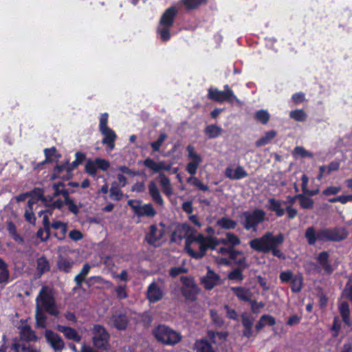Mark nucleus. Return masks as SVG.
Returning a JSON list of instances; mask_svg holds the SVG:
<instances>
[{
  "mask_svg": "<svg viewBox=\"0 0 352 352\" xmlns=\"http://www.w3.org/2000/svg\"><path fill=\"white\" fill-rule=\"evenodd\" d=\"M294 277L292 272L290 270L284 271L280 273L279 278L282 283H289Z\"/></svg>",
  "mask_w": 352,
  "mask_h": 352,
  "instance_id": "bf43d9fd",
  "label": "nucleus"
},
{
  "mask_svg": "<svg viewBox=\"0 0 352 352\" xmlns=\"http://www.w3.org/2000/svg\"><path fill=\"white\" fill-rule=\"evenodd\" d=\"M225 176L232 180H239L248 177V174L244 168L241 166H238L234 170L228 166L224 171Z\"/></svg>",
  "mask_w": 352,
  "mask_h": 352,
  "instance_id": "aec40b11",
  "label": "nucleus"
},
{
  "mask_svg": "<svg viewBox=\"0 0 352 352\" xmlns=\"http://www.w3.org/2000/svg\"><path fill=\"white\" fill-rule=\"evenodd\" d=\"M241 240L237 235L232 232H227L225 238H221V244L228 245V248H233L240 244Z\"/></svg>",
  "mask_w": 352,
  "mask_h": 352,
  "instance_id": "2f4dec72",
  "label": "nucleus"
},
{
  "mask_svg": "<svg viewBox=\"0 0 352 352\" xmlns=\"http://www.w3.org/2000/svg\"><path fill=\"white\" fill-rule=\"evenodd\" d=\"M146 298L151 303L157 302L162 299L163 292L156 283L153 282L148 287Z\"/></svg>",
  "mask_w": 352,
  "mask_h": 352,
  "instance_id": "a211bd4d",
  "label": "nucleus"
},
{
  "mask_svg": "<svg viewBox=\"0 0 352 352\" xmlns=\"http://www.w3.org/2000/svg\"><path fill=\"white\" fill-rule=\"evenodd\" d=\"M186 150L188 153L187 157L190 160L186 165V170L191 175L188 178L187 182L202 191L208 190L209 188L207 185L202 183L197 177H194L197 172L199 166L203 162L201 156L195 151V146L191 144L188 145Z\"/></svg>",
  "mask_w": 352,
  "mask_h": 352,
  "instance_id": "20e7f679",
  "label": "nucleus"
},
{
  "mask_svg": "<svg viewBox=\"0 0 352 352\" xmlns=\"http://www.w3.org/2000/svg\"><path fill=\"white\" fill-rule=\"evenodd\" d=\"M52 228L56 230L54 236L59 241H63L65 239L67 232V224L60 221H53L51 224Z\"/></svg>",
  "mask_w": 352,
  "mask_h": 352,
  "instance_id": "cd10ccee",
  "label": "nucleus"
},
{
  "mask_svg": "<svg viewBox=\"0 0 352 352\" xmlns=\"http://www.w3.org/2000/svg\"><path fill=\"white\" fill-rule=\"evenodd\" d=\"M228 102L232 106H241V101L236 97L232 89L228 85L223 87V90L221 91V103Z\"/></svg>",
  "mask_w": 352,
  "mask_h": 352,
  "instance_id": "dca6fc26",
  "label": "nucleus"
},
{
  "mask_svg": "<svg viewBox=\"0 0 352 352\" xmlns=\"http://www.w3.org/2000/svg\"><path fill=\"white\" fill-rule=\"evenodd\" d=\"M236 226V222L226 217H221V228L226 229H234Z\"/></svg>",
  "mask_w": 352,
  "mask_h": 352,
  "instance_id": "13d9d810",
  "label": "nucleus"
},
{
  "mask_svg": "<svg viewBox=\"0 0 352 352\" xmlns=\"http://www.w3.org/2000/svg\"><path fill=\"white\" fill-rule=\"evenodd\" d=\"M37 305L39 304L43 307V309L50 315L57 316L59 311L55 303L53 295L48 291V287L44 286L39 292L38 296L36 297Z\"/></svg>",
  "mask_w": 352,
  "mask_h": 352,
  "instance_id": "9d476101",
  "label": "nucleus"
},
{
  "mask_svg": "<svg viewBox=\"0 0 352 352\" xmlns=\"http://www.w3.org/2000/svg\"><path fill=\"white\" fill-rule=\"evenodd\" d=\"M193 348L196 352H215L212 344L206 338L197 340Z\"/></svg>",
  "mask_w": 352,
  "mask_h": 352,
  "instance_id": "c85d7f7f",
  "label": "nucleus"
},
{
  "mask_svg": "<svg viewBox=\"0 0 352 352\" xmlns=\"http://www.w3.org/2000/svg\"><path fill=\"white\" fill-rule=\"evenodd\" d=\"M204 133L209 139L215 138L220 134V127L215 124L206 126Z\"/></svg>",
  "mask_w": 352,
  "mask_h": 352,
  "instance_id": "a18cd8bd",
  "label": "nucleus"
},
{
  "mask_svg": "<svg viewBox=\"0 0 352 352\" xmlns=\"http://www.w3.org/2000/svg\"><path fill=\"white\" fill-rule=\"evenodd\" d=\"M148 189L152 200L160 206H163L164 204V199L160 194V190L153 181L149 182Z\"/></svg>",
  "mask_w": 352,
  "mask_h": 352,
  "instance_id": "a878e982",
  "label": "nucleus"
},
{
  "mask_svg": "<svg viewBox=\"0 0 352 352\" xmlns=\"http://www.w3.org/2000/svg\"><path fill=\"white\" fill-rule=\"evenodd\" d=\"M142 164L145 167L151 170L153 173H159V182L163 192L168 197L171 196L173 191L170 179L166 177L163 172H162V170L169 171L172 168L171 164H168L164 161L156 162L154 160L147 157L142 162Z\"/></svg>",
  "mask_w": 352,
  "mask_h": 352,
  "instance_id": "39448f33",
  "label": "nucleus"
},
{
  "mask_svg": "<svg viewBox=\"0 0 352 352\" xmlns=\"http://www.w3.org/2000/svg\"><path fill=\"white\" fill-rule=\"evenodd\" d=\"M25 220L31 224L34 225L36 222V217L32 210L27 209L25 212Z\"/></svg>",
  "mask_w": 352,
  "mask_h": 352,
  "instance_id": "338daca9",
  "label": "nucleus"
},
{
  "mask_svg": "<svg viewBox=\"0 0 352 352\" xmlns=\"http://www.w3.org/2000/svg\"><path fill=\"white\" fill-rule=\"evenodd\" d=\"M44 155L45 157V162L52 163L54 161L52 158L53 157H54L56 159H59L61 157V155L57 152V149L55 146L45 148Z\"/></svg>",
  "mask_w": 352,
  "mask_h": 352,
  "instance_id": "58836bf2",
  "label": "nucleus"
},
{
  "mask_svg": "<svg viewBox=\"0 0 352 352\" xmlns=\"http://www.w3.org/2000/svg\"><path fill=\"white\" fill-rule=\"evenodd\" d=\"M339 310L343 322L347 325H351L350 310L348 303L346 302H342L339 307Z\"/></svg>",
  "mask_w": 352,
  "mask_h": 352,
  "instance_id": "e433bc0d",
  "label": "nucleus"
},
{
  "mask_svg": "<svg viewBox=\"0 0 352 352\" xmlns=\"http://www.w3.org/2000/svg\"><path fill=\"white\" fill-rule=\"evenodd\" d=\"M269 210L274 212L276 215L278 217H283L285 214V209L281 207L282 202L280 200L274 198H270L268 199Z\"/></svg>",
  "mask_w": 352,
  "mask_h": 352,
  "instance_id": "7c9ffc66",
  "label": "nucleus"
},
{
  "mask_svg": "<svg viewBox=\"0 0 352 352\" xmlns=\"http://www.w3.org/2000/svg\"><path fill=\"white\" fill-rule=\"evenodd\" d=\"M289 116L297 122H304L307 118V114L303 109H296L290 111Z\"/></svg>",
  "mask_w": 352,
  "mask_h": 352,
  "instance_id": "864d4df0",
  "label": "nucleus"
},
{
  "mask_svg": "<svg viewBox=\"0 0 352 352\" xmlns=\"http://www.w3.org/2000/svg\"><path fill=\"white\" fill-rule=\"evenodd\" d=\"M100 276H91L89 278V280H85V276L80 275V273L77 274L74 278V281L76 283V286L74 287V289H80L82 287V284L83 282H85L89 286V281L92 279H100Z\"/></svg>",
  "mask_w": 352,
  "mask_h": 352,
  "instance_id": "603ef678",
  "label": "nucleus"
},
{
  "mask_svg": "<svg viewBox=\"0 0 352 352\" xmlns=\"http://www.w3.org/2000/svg\"><path fill=\"white\" fill-rule=\"evenodd\" d=\"M208 0H181L182 4L187 10H192L206 3Z\"/></svg>",
  "mask_w": 352,
  "mask_h": 352,
  "instance_id": "4c0bfd02",
  "label": "nucleus"
},
{
  "mask_svg": "<svg viewBox=\"0 0 352 352\" xmlns=\"http://www.w3.org/2000/svg\"><path fill=\"white\" fill-rule=\"evenodd\" d=\"M177 14L178 9L176 6L168 8L162 14L156 30L162 41L167 42L170 39V29Z\"/></svg>",
  "mask_w": 352,
  "mask_h": 352,
  "instance_id": "423d86ee",
  "label": "nucleus"
},
{
  "mask_svg": "<svg viewBox=\"0 0 352 352\" xmlns=\"http://www.w3.org/2000/svg\"><path fill=\"white\" fill-rule=\"evenodd\" d=\"M228 254L229 258L239 267L241 268L248 267L246 258L243 256V252L236 250L232 248H221V254Z\"/></svg>",
  "mask_w": 352,
  "mask_h": 352,
  "instance_id": "4468645a",
  "label": "nucleus"
},
{
  "mask_svg": "<svg viewBox=\"0 0 352 352\" xmlns=\"http://www.w3.org/2000/svg\"><path fill=\"white\" fill-rule=\"evenodd\" d=\"M341 190L340 186H329L322 191V194L326 196H330L338 194Z\"/></svg>",
  "mask_w": 352,
  "mask_h": 352,
  "instance_id": "e2e57ef3",
  "label": "nucleus"
},
{
  "mask_svg": "<svg viewBox=\"0 0 352 352\" xmlns=\"http://www.w3.org/2000/svg\"><path fill=\"white\" fill-rule=\"evenodd\" d=\"M291 290L293 293H298L301 291L303 284V278L301 275L294 276L290 282Z\"/></svg>",
  "mask_w": 352,
  "mask_h": 352,
  "instance_id": "a19ab883",
  "label": "nucleus"
},
{
  "mask_svg": "<svg viewBox=\"0 0 352 352\" xmlns=\"http://www.w3.org/2000/svg\"><path fill=\"white\" fill-rule=\"evenodd\" d=\"M110 196L114 197L116 201L122 199L123 194L118 184L116 182H113L110 188Z\"/></svg>",
  "mask_w": 352,
  "mask_h": 352,
  "instance_id": "09e8293b",
  "label": "nucleus"
},
{
  "mask_svg": "<svg viewBox=\"0 0 352 352\" xmlns=\"http://www.w3.org/2000/svg\"><path fill=\"white\" fill-rule=\"evenodd\" d=\"M220 241L211 236L203 234H190L186 239L185 250L189 256L195 259L202 258L209 250H213Z\"/></svg>",
  "mask_w": 352,
  "mask_h": 352,
  "instance_id": "f257e3e1",
  "label": "nucleus"
},
{
  "mask_svg": "<svg viewBox=\"0 0 352 352\" xmlns=\"http://www.w3.org/2000/svg\"><path fill=\"white\" fill-rule=\"evenodd\" d=\"M75 157L76 159L74 161H73L72 163L69 162V166L68 168V177H67V179L72 177V171L75 168H76L80 164H81L86 159L85 153L80 151L76 153Z\"/></svg>",
  "mask_w": 352,
  "mask_h": 352,
  "instance_id": "c756f323",
  "label": "nucleus"
},
{
  "mask_svg": "<svg viewBox=\"0 0 352 352\" xmlns=\"http://www.w3.org/2000/svg\"><path fill=\"white\" fill-rule=\"evenodd\" d=\"M251 305V310L254 314H258L263 308L265 304L263 302H256L255 300H251L249 302Z\"/></svg>",
  "mask_w": 352,
  "mask_h": 352,
  "instance_id": "052dcab7",
  "label": "nucleus"
},
{
  "mask_svg": "<svg viewBox=\"0 0 352 352\" xmlns=\"http://www.w3.org/2000/svg\"><path fill=\"white\" fill-rule=\"evenodd\" d=\"M292 155L294 157L300 156L302 158L305 157H313L314 154L308 151H307L304 147L302 146H296L294 148V151L292 152Z\"/></svg>",
  "mask_w": 352,
  "mask_h": 352,
  "instance_id": "8fccbe9b",
  "label": "nucleus"
},
{
  "mask_svg": "<svg viewBox=\"0 0 352 352\" xmlns=\"http://www.w3.org/2000/svg\"><path fill=\"white\" fill-rule=\"evenodd\" d=\"M316 261L320 267L317 272L320 273L322 270L326 275H331L333 272L334 268L330 262L328 252L322 251L320 252L316 257Z\"/></svg>",
  "mask_w": 352,
  "mask_h": 352,
  "instance_id": "2eb2a0df",
  "label": "nucleus"
},
{
  "mask_svg": "<svg viewBox=\"0 0 352 352\" xmlns=\"http://www.w3.org/2000/svg\"><path fill=\"white\" fill-rule=\"evenodd\" d=\"M74 265L73 261L69 258L60 256L57 261L58 269L65 273H69Z\"/></svg>",
  "mask_w": 352,
  "mask_h": 352,
  "instance_id": "473e14b6",
  "label": "nucleus"
},
{
  "mask_svg": "<svg viewBox=\"0 0 352 352\" xmlns=\"http://www.w3.org/2000/svg\"><path fill=\"white\" fill-rule=\"evenodd\" d=\"M181 282L183 284L181 292L183 296L186 299L194 301L199 292V289L195 283L192 278L188 276H182Z\"/></svg>",
  "mask_w": 352,
  "mask_h": 352,
  "instance_id": "ddd939ff",
  "label": "nucleus"
},
{
  "mask_svg": "<svg viewBox=\"0 0 352 352\" xmlns=\"http://www.w3.org/2000/svg\"><path fill=\"white\" fill-rule=\"evenodd\" d=\"M109 114L103 113L100 115L99 119V131L104 138L102 143L106 145L110 151H112L116 146L117 135L113 130L108 126Z\"/></svg>",
  "mask_w": 352,
  "mask_h": 352,
  "instance_id": "1a4fd4ad",
  "label": "nucleus"
},
{
  "mask_svg": "<svg viewBox=\"0 0 352 352\" xmlns=\"http://www.w3.org/2000/svg\"><path fill=\"white\" fill-rule=\"evenodd\" d=\"M51 224L52 223H50V222L48 215L47 214H45L43 218V230H44V233L45 234L44 239H42V241H43V242L47 241L49 239V238L50 237V235H51L50 229L52 228Z\"/></svg>",
  "mask_w": 352,
  "mask_h": 352,
  "instance_id": "de8ad7c7",
  "label": "nucleus"
},
{
  "mask_svg": "<svg viewBox=\"0 0 352 352\" xmlns=\"http://www.w3.org/2000/svg\"><path fill=\"white\" fill-rule=\"evenodd\" d=\"M298 199L299 200L300 206L303 209H312L314 208V201L311 198L305 196L303 194L297 195Z\"/></svg>",
  "mask_w": 352,
  "mask_h": 352,
  "instance_id": "c03bdc74",
  "label": "nucleus"
},
{
  "mask_svg": "<svg viewBox=\"0 0 352 352\" xmlns=\"http://www.w3.org/2000/svg\"><path fill=\"white\" fill-rule=\"evenodd\" d=\"M245 268H241L239 267L237 268H234L231 272H230L228 274V278L230 280L235 281L236 283H240L244 280V276L243 274V271Z\"/></svg>",
  "mask_w": 352,
  "mask_h": 352,
  "instance_id": "c9c22d12",
  "label": "nucleus"
},
{
  "mask_svg": "<svg viewBox=\"0 0 352 352\" xmlns=\"http://www.w3.org/2000/svg\"><path fill=\"white\" fill-rule=\"evenodd\" d=\"M241 323L243 327V336L250 338L252 336L254 318L247 313H243L241 314Z\"/></svg>",
  "mask_w": 352,
  "mask_h": 352,
  "instance_id": "5701e85b",
  "label": "nucleus"
},
{
  "mask_svg": "<svg viewBox=\"0 0 352 352\" xmlns=\"http://www.w3.org/2000/svg\"><path fill=\"white\" fill-rule=\"evenodd\" d=\"M219 279L218 274L208 269L206 275L201 278V283L206 289L210 290L218 283Z\"/></svg>",
  "mask_w": 352,
  "mask_h": 352,
  "instance_id": "6ab92c4d",
  "label": "nucleus"
},
{
  "mask_svg": "<svg viewBox=\"0 0 352 352\" xmlns=\"http://www.w3.org/2000/svg\"><path fill=\"white\" fill-rule=\"evenodd\" d=\"M149 228L150 232L146 234L145 239L148 244L154 245L162 238L164 232L159 230L155 224L151 225Z\"/></svg>",
  "mask_w": 352,
  "mask_h": 352,
  "instance_id": "393cba45",
  "label": "nucleus"
},
{
  "mask_svg": "<svg viewBox=\"0 0 352 352\" xmlns=\"http://www.w3.org/2000/svg\"><path fill=\"white\" fill-rule=\"evenodd\" d=\"M292 99L294 104H298L305 101V95L302 92H297L292 95Z\"/></svg>",
  "mask_w": 352,
  "mask_h": 352,
  "instance_id": "774afa93",
  "label": "nucleus"
},
{
  "mask_svg": "<svg viewBox=\"0 0 352 352\" xmlns=\"http://www.w3.org/2000/svg\"><path fill=\"white\" fill-rule=\"evenodd\" d=\"M254 118L263 124H266L270 118L269 113L264 109L257 111L254 114Z\"/></svg>",
  "mask_w": 352,
  "mask_h": 352,
  "instance_id": "49530a36",
  "label": "nucleus"
},
{
  "mask_svg": "<svg viewBox=\"0 0 352 352\" xmlns=\"http://www.w3.org/2000/svg\"><path fill=\"white\" fill-rule=\"evenodd\" d=\"M285 237L283 234L279 233L274 235L267 232L260 238H256L249 242L250 246L258 252H272L274 256L280 259H285V256L279 249L278 246L283 244Z\"/></svg>",
  "mask_w": 352,
  "mask_h": 352,
  "instance_id": "7ed1b4c3",
  "label": "nucleus"
},
{
  "mask_svg": "<svg viewBox=\"0 0 352 352\" xmlns=\"http://www.w3.org/2000/svg\"><path fill=\"white\" fill-rule=\"evenodd\" d=\"M113 326L118 330L124 331L126 329L129 320L126 314H113L111 318Z\"/></svg>",
  "mask_w": 352,
  "mask_h": 352,
  "instance_id": "412c9836",
  "label": "nucleus"
},
{
  "mask_svg": "<svg viewBox=\"0 0 352 352\" xmlns=\"http://www.w3.org/2000/svg\"><path fill=\"white\" fill-rule=\"evenodd\" d=\"M277 135L274 130L267 131L263 136L256 141L255 145L256 147H261L268 144Z\"/></svg>",
  "mask_w": 352,
  "mask_h": 352,
  "instance_id": "72a5a7b5",
  "label": "nucleus"
},
{
  "mask_svg": "<svg viewBox=\"0 0 352 352\" xmlns=\"http://www.w3.org/2000/svg\"><path fill=\"white\" fill-rule=\"evenodd\" d=\"M35 318L37 327L41 328L45 327L47 317L39 305L36 306Z\"/></svg>",
  "mask_w": 352,
  "mask_h": 352,
  "instance_id": "ea45409f",
  "label": "nucleus"
},
{
  "mask_svg": "<svg viewBox=\"0 0 352 352\" xmlns=\"http://www.w3.org/2000/svg\"><path fill=\"white\" fill-rule=\"evenodd\" d=\"M30 195L29 197H34L36 200H41L43 197V191L41 188H35L32 191L29 192Z\"/></svg>",
  "mask_w": 352,
  "mask_h": 352,
  "instance_id": "69168bd1",
  "label": "nucleus"
},
{
  "mask_svg": "<svg viewBox=\"0 0 352 352\" xmlns=\"http://www.w3.org/2000/svg\"><path fill=\"white\" fill-rule=\"evenodd\" d=\"M126 285H119L115 289L116 296L119 300H124L128 298L126 292Z\"/></svg>",
  "mask_w": 352,
  "mask_h": 352,
  "instance_id": "5fc2aeb1",
  "label": "nucleus"
},
{
  "mask_svg": "<svg viewBox=\"0 0 352 352\" xmlns=\"http://www.w3.org/2000/svg\"><path fill=\"white\" fill-rule=\"evenodd\" d=\"M166 138L167 135L166 133H161L156 141L151 143V146L154 152L160 151V147Z\"/></svg>",
  "mask_w": 352,
  "mask_h": 352,
  "instance_id": "6e6d98bb",
  "label": "nucleus"
},
{
  "mask_svg": "<svg viewBox=\"0 0 352 352\" xmlns=\"http://www.w3.org/2000/svg\"><path fill=\"white\" fill-rule=\"evenodd\" d=\"M155 340L165 346H175L182 341L180 333L165 324H159L153 329Z\"/></svg>",
  "mask_w": 352,
  "mask_h": 352,
  "instance_id": "0eeeda50",
  "label": "nucleus"
},
{
  "mask_svg": "<svg viewBox=\"0 0 352 352\" xmlns=\"http://www.w3.org/2000/svg\"><path fill=\"white\" fill-rule=\"evenodd\" d=\"M134 213L138 217H154L157 212L151 204H145L134 208Z\"/></svg>",
  "mask_w": 352,
  "mask_h": 352,
  "instance_id": "4be33fe9",
  "label": "nucleus"
},
{
  "mask_svg": "<svg viewBox=\"0 0 352 352\" xmlns=\"http://www.w3.org/2000/svg\"><path fill=\"white\" fill-rule=\"evenodd\" d=\"M69 166V160H66L61 164H56V166L54 168L53 174L51 176V179H55L60 177V174L64 170H66L67 173L68 174Z\"/></svg>",
  "mask_w": 352,
  "mask_h": 352,
  "instance_id": "79ce46f5",
  "label": "nucleus"
},
{
  "mask_svg": "<svg viewBox=\"0 0 352 352\" xmlns=\"http://www.w3.org/2000/svg\"><path fill=\"white\" fill-rule=\"evenodd\" d=\"M45 338L52 347L56 351H61L65 347V343L61 337L51 330L45 331Z\"/></svg>",
  "mask_w": 352,
  "mask_h": 352,
  "instance_id": "f3484780",
  "label": "nucleus"
},
{
  "mask_svg": "<svg viewBox=\"0 0 352 352\" xmlns=\"http://www.w3.org/2000/svg\"><path fill=\"white\" fill-rule=\"evenodd\" d=\"M110 162L109 160L97 157L95 160L89 159L85 165V171L91 177H95L97 170L107 171L110 168Z\"/></svg>",
  "mask_w": 352,
  "mask_h": 352,
  "instance_id": "f8f14e48",
  "label": "nucleus"
},
{
  "mask_svg": "<svg viewBox=\"0 0 352 352\" xmlns=\"http://www.w3.org/2000/svg\"><path fill=\"white\" fill-rule=\"evenodd\" d=\"M100 276H91L89 278V280H85V276L80 275V273L77 274L74 278V281L76 283V286L74 287V289H80L82 287V284L83 282H85L89 286V281L92 279H100Z\"/></svg>",
  "mask_w": 352,
  "mask_h": 352,
  "instance_id": "3c124183",
  "label": "nucleus"
},
{
  "mask_svg": "<svg viewBox=\"0 0 352 352\" xmlns=\"http://www.w3.org/2000/svg\"><path fill=\"white\" fill-rule=\"evenodd\" d=\"M349 201H352V195H342L329 199L330 203L340 202L342 204H345Z\"/></svg>",
  "mask_w": 352,
  "mask_h": 352,
  "instance_id": "4d7b16f0",
  "label": "nucleus"
},
{
  "mask_svg": "<svg viewBox=\"0 0 352 352\" xmlns=\"http://www.w3.org/2000/svg\"><path fill=\"white\" fill-rule=\"evenodd\" d=\"M36 269L40 274H43L50 270V265L45 256H42L36 260Z\"/></svg>",
  "mask_w": 352,
  "mask_h": 352,
  "instance_id": "f704fd0d",
  "label": "nucleus"
},
{
  "mask_svg": "<svg viewBox=\"0 0 352 352\" xmlns=\"http://www.w3.org/2000/svg\"><path fill=\"white\" fill-rule=\"evenodd\" d=\"M230 290L241 301L250 302L252 300V294L248 288L242 286L232 287Z\"/></svg>",
  "mask_w": 352,
  "mask_h": 352,
  "instance_id": "b1692460",
  "label": "nucleus"
},
{
  "mask_svg": "<svg viewBox=\"0 0 352 352\" xmlns=\"http://www.w3.org/2000/svg\"><path fill=\"white\" fill-rule=\"evenodd\" d=\"M349 232L345 228H324L316 230L314 226L308 227L305 232V237L309 245H314L316 242H340L347 238Z\"/></svg>",
  "mask_w": 352,
  "mask_h": 352,
  "instance_id": "f03ea898",
  "label": "nucleus"
},
{
  "mask_svg": "<svg viewBox=\"0 0 352 352\" xmlns=\"http://www.w3.org/2000/svg\"><path fill=\"white\" fill-rule=\"evenodd\" d=\"M208 98L210 100L220 102V91H219L217 89H212L210 88L208 89Z\"/></svg>",
  "mask_w": 352,
  "mask_h": 352,
  "instance_id": "0e129e2a",
  "label": "nucleus"
},
{
  "mask_svg": "<svg viewBox=\"0 0 352 352\" xmlns=\"http://www.w3.org/2000/svg\"><path fill=\"white\" fill-rule=\"evenodd\" d=\"M22 338L29 342L37 340L35 332L28 325L25 326L21 330Z\"/></svg>",
  "mask_w": 352,
  "mask_h": 352,
  "instance_id": "37998d69",
  "label": "nucleus"
},
{
  "mask_svg": "<svg viewBox=\"0 0 352 352\" xmlns=\"http://www.w3.org/2000/svg\"><path fill=\"white\" fill-rule=\"evenodd\" d=\"M93 344L95 347L107 350L109 346L110 335L101 324H94L92 329Z\"/></svg>",
  "mask_w": 352,
  "mask_h": 352,
  "instance_id": "9b49d317",
  "label": "nucleus"
},
{
  "mask_svg": "<svg viewBox=\"0 0 352 352\" xmlns=\"http://www.w3.org/2000/svg\"><path fill=\"white\" fill-rule=\"evenodd\" d=\"M261 320L265 324V326L272 327L276 324L275 318L269 314H263L261 316Z\"/></svg>",
  "mask_w": 352,
  "mask_h": 352,
  "instance_id": "680f3d73",
  "label": "nucleus"
},
{
  "mask_svg": "<svg viewBox=\"0 0 352 352\" xmlns=\"http://www.w3.org/2000/svg\"><path fill=\"white\" fill-rule=\"evenodd\" d=\"M265 218V212L258 208L244 211L239 215L241 224L246 230L256 231L258 224L264 221Z\"/></svg>",
  "mask_w": 352,
  "mask_h": 352,
  "instance_id": "6e6552de",
  "label": "nucleus"
},
{
  "mask_svg": "<svg viewBox=\"0 0 352 352\" xmlns=\"http://www.w3.org/2000/svg\"><path fill=\"white\" fill-rule=\"evenodd\" d=\"M57 330L63 333L65 337L68 340H74L76 342H79L81 340V336L78 333L76 329L72 327L58 325Z\"/></svg>",
  "mask_w": 352,
  "mask_h": 352,
  "instance_id": "bb28decb",
  "label": "nucleus"
}]
</instances>
